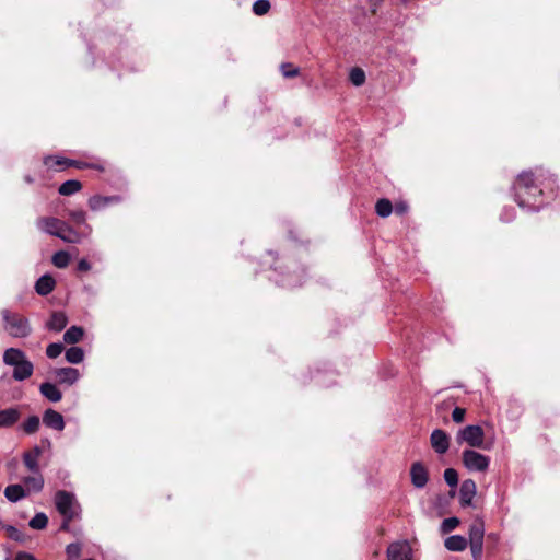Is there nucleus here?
Returning a JSON list of instances; mask_svg holds the SVG:
<instances>
[{
	"label": "nucleus",
	"instance_id": "1",
	"mask_svg": "<svg viewBox=\"0 0 560 560\" xmlns=\"http://www.w3.org/2000/svg\"><path fill=\"white\" fill-rule=\"evenodd\" d=\"M515 198L520 207H529L532 209H537L538 207L532 202V199H535L538 195L541 194V189L535 184V178L533 173L524 172L520 174L515 184Z\"/></svg>",
	"mask_w": 560,
	"mask_h": 560
},
{
	"label": "nucleus",
	"instance_id": "2",
	"mask_svg": "<svg viewBox=\"0 0 560 560\" xmlns=\"http://www.w3.org/2000/svg\"><path fill=\"white\" fill-rule=\"evenodd\" d=\"M1 316L4 322V330L14 338H25L31 331V325L26 317L12 313L9 310H2Z\"/></svg>",
	"mask_w": 560,
	"mask_h": 560
},
{
	"label": "nucleus",
	"instance_id": "3",
	"mask_svg": "<svg viewBox=\"0 0 560 560\" xmlns=\"http://www.w3.org/2000/svg\"><path fill=\"white\" fill-rule=\"evenodd\" d=\"M458 444L466 443L470 448H487L485 446V431L480 425H466L456 433Z\"/></svg>",
	"mask_w": 560,
	"mask_h": 560
},
{
	"label": "nucleus",
	"instance_id": "4",
	"mask_svg": "<svg viewBox=\"0 0 560 560\" xmlns=\"http://www.w3.org/2000/svg\"><path fill=\"white\" fill-rule=\"evenodd\" d=\"M462 462L469 471L486 472L490 465V457L472 448H468L463 451Z\"/></svg>",
	"mask_w": 560,
	"mask_h": 560
},
{
	"label": "nucleus",
	"instance_id": "5",
	"mask_svg": "<svg viewBox=\"0 0 560 560\" xmlns=\"http://www.w3.org/2000/svg\"><path fill=\"white\" fill-rule=\"evenodd\" d=\"M74 495L70 492L60 490L55 495L56 508L65 518L72 520L74 517Z\"/></svg>",
	"mask_w": 560,
	"mask_h": 560
},
{
	"label": "nucleus",
	"instance_id": "6",
	"mask_svg": "<svg viewBox=\"0 0 560 560\" xmlns=\"http://www.w3.org/2000/svg\"><path fill=\"white\" fill-rule=\"evenodd\" d=\"M388 560H411V547L407 541L393 542L387 549Z\"/></svg>",
	"mask_w": 560,
	"mask_h": 560
},
{
	"label": "nucleus",
	"instance_id": "7",
	"mask_svg": "<svg viewBox=\"0 0 560 560\" xmlns=\"http://www.w3.org/2000/svg\"><path fill=\"white\" fill-rule=\"evenodd\" d=\"M430 442L432 448L438 454H444L447 452L450 447V436L447 433L441 429L433 430L430 436Z\"/></svg>",
	"mask_w": 560,
	"mask_h": 560
},
{
	"label": "nucleus",
	"instance_id": "8",
	"mask_svg": "<svg viewBox=\"0 0 560 560\" xmlns=\"http://www.w3.org/2000/svg\"><path fill=\"white\" fill-rule=\"evenodd\" d=\"M477 486L472 479H466L462 482L459 489V501L463 506H470L476 495Z\"/></svg>",
	"mask_w": 560,
	"mask_h": 560
},
{
	"label": "nucleus",
	"instance_id": "9",
	"mask_svg": "<svg viewBox=\"0 0 560 560\" xmlns=\"http://www.w3.org/2000/svg\"><path fill=\"white\" fill-rule=\"evenodd\" d=\"M410 477L416 488H423L429 479L428 470L420 462H416L411 465Z\"/></svg>",
	"mask_w": 560,
	"mask_h": 560
},
{
	"label": "nucleus",
	"instance_id": "10",
	"mask_svg": "<svg viewBox=\"0 0 560 560\" xmlns=\"http://www.w3.org/2000/svg\"><path fill=\"white\" fill-rule=\"evenodd\" d=\"M120 201H121V198L119 196L95 195L89 199V207L92 211H100L110 205L119 203Z\"/></svg>",
	"mask_w": 560,
	"mask_h": 560
},
{
	"label": "nucleus",
	"instance_id": "11",
	"mask_svg": "<svg viewBox=\"0 0 560 560\" xmlns=\"http://www.w3.org/2000/svg\"><path fill=\"white\" fill-rule=\"evenodd\" d=\"M43 422L46 427L57 431L65 429V420L61 413L54 409H47L43 416Z\"/></svg>",
	"mask_w": 560,
	"mask_h": 560
},
{
	"label": "nucleus",
	"instance_id": "12",
	"mask_svg": "<svg viewBox=\"0 0 560 560\" xmlns=\"http://www.w3.org/2000/svg\"><path fill=\"white\" fill-rule=\"evenodd\" d=\"M55 377L61 384L72 385L80 378V373L74 368H60L54 371Z\"/></svg>",
	"mask_w": 560,
	"mask_h": 560
},
{
	"label": "nucleus",
	"instance_id": "13",
	"mask_svg": "<svg viewBox=\"0 0 560 560\" xmlns=\"http://www.w3.org/2000/svg\"><path fill=\"white\" fill-rule=\"evenodd\" d=\"M56 237L67 243H79L82 238L81 234L65 221H61Z\"/></svg>",
	"mask_w": 560,
	"mask_h": 560
},
{
	"label": "nucleus",
	"instance_id": "14",
	"mask_svg": "<svg viewBox=\"0 0 560 560\" xmlns=\"http://www.w3.org/2000/svg\"><path fill=\"white\" fill-rule=\"evenodd\" d=\"M40 455L42 448L38 446H35L23 454V463L31 472L39 471L38 460Z\"/></svg>",
	"mask_w": 560,
	"mask_h": 560
},
{
	"label": "nucleus",
	"instance_id": "15",
	"mask_svg": "<svg viewBox=\"0 0 560 560\" xmlns=\"http://www.w3.org/2000/svg\"><path fill=\"white\" fill-rule=\"evenodd\" d=\"M61 221L52 217H43L37 220L36 225L40 231L56 236Z\"/></svg>",
	"mask_w": 560,
	"mask_h": 560
},
{
	"label": "nucleus",
	"instance_id": "16",
	"mask_svg": "<svg viewBox=\"0 0 560 560\" xmlns=\"http://www.w3.org/2000/svg\"><path fill=\"white\" fill-rule=\"evenodd\" d=\"M33 363L26 358L22 360L18 365H14L13 378L16 381H24L33 374Z\"/></svg>",
	"mask_w": 560,
	"mask_h": 560
},
{
	"label": "nucleus",
	"instance_id": "17",
	"mask_svg": "<svg viewBox=\"0 0 560 560\" xmlns=\"http://www.w3.org/2000/svg\"><path fill=\"white\" fill-rule=\"evenodd\" d=\"M20 411L16 408H8L0 411V428H9L20 419Z\"/></svg>",
	"mask_w": 560,
	"mask_h": 560
},
{
	"label": "nucleus",
	"instance_id": "18",
	"mask_svg": "<svg viewBox=\"0 0 560 560\" xmlns=\"http://www.w3.org/2000/svg\"><path fill=\"white\" fill-rule=\"evenodd\" d=\"M23 482L26 488V492H39L44 487V478L40 471L32 472L31 476L23 479Z\"/></svg>",
	"mask_w": 560,
	"mask_h": 560
},
{
	"label": "nucleus",
	"instance_id": "19",
	"mask_svg": "<svg viewBox=\"0 0 560 560\" xmlns=\"http://www.w3.org/2000/svg\"><path fill=\"white\" fill-rule=\"evenodd\" d=\"M68 323V318L63 312H55L47 322L46 327L52 331H61Z\"/></svg>",
	"mask_w": 560,
	"mask_h": 560
},
{
	"label": "nucleus",
	"instance_id": "20",
	"mask_svg": "<svg viewBox=\"0 0 560 560\" xmlns=\"http://www.w3.org/2000/svg\"><path fill=\"white\" fill-rule=\"evenodd\" d=\"M55 284V279L51 276L44 275L37 280L35 290L39 295H47L54 290Z\"/></svg>",
	"mask_w": 560,
	"mask_h": 560
},
{
	"label": "nucleus",
	"instance_id": "21",
	"mask_svg": "<svg viewBox=\"0 0 560 560\" xmlns=\"http://www.w3.org/2000/svg\"><path fill=\"white\" fill-rule=\"evenodd\" d=\"M40 394L52 402L61 400L62 394L52 383H43L39 386Z\"/></svg>",
	"mask_w": 560,
	"mask_h": 560
},
{
	"label": "nucleus",
	"instance_id": "22",
	"mask_svg": "<svg viewBox=\"0 0 560 560\" xmlns=\"http://www.w3.org/2000/svg\"><path fill=\"white\" fill-rule=\"evenodd\" d=\"M25 358V353L16 348H9L3 353V362L10 366L18 365Z\"/></svg>",
	"mask_w": 560,
	"mask_h": 560
},
{
	"label": "nucleus",
	"instance_id": "23",
	"mask_svg": "<svg viewBox=\"0 0 560 560\" xmlns=\"http://www.w3.org/2000/svg\"><path fill=\"white\" fill-rule=\"evenodd\" d=\"M444 545L451 551H463L467 547V540L463 536L453 535L445 539Z\"/></svg>",
	"mask_w": 560,
	"mask_h": 560
},
{
	"label": "nucleus",
	"instance_id": "24",
	"mask_svg": "<svg viewBox=\"0 0 560 560\" xmlns=\"http://www.w3.org/2000/svg\"><path fill=\"white\" fill-rule=\"evenodd\" d=\"M26 494V490L21 485H10L4 489V495L11 502H18L25 498Z\"/></svg>",
	"mask_w": 560,
	"mask_h": 560
},
{
	"label": "nucleus",
	"instance_id": "25",
	"mask_svg": "<svg viewBox=\"0 0 560 560\" xmlns=\"http://www.w3.org/2000/svg\"><path fill=\"white\" fill-rule=\"evenodd\" d=\"M485 525L481 520H475L469 527V542L483 541Z\"/></svg>",
	"mask_w": 560,
	"mask_h": 560
},
{
	"label": "nucleus",
	"instance_id": "26",
	"mask_svg": "<svg viewBox=\"0 0 560 560\" xmlns=\"http://www.w3.org/2000/svg\"><path fill=\"white\" fill-rule=\"evenodd\" d=\"M74 160H69L66 158L49 155L44 159V164L48 167H55V168H65L69 165H74Z\"/></svg>",
	"mask_w": 560,
	"mask_h": 560
},
{
	"label": "nucleus",
	"instance_id": "27",
	"mask_svg": "<svg viewBox=\"0 0 560 560\" xmlns=\"http://www.w3.org/2000/svg\"><path fill=\"white\" fill-rule=\"evenodd\" d=\"M84 335L83 328L79 326H71L63 335V340L67 343L79 342Z\"/></svg>",
	"mask_w": 560,
	"mask_h": 560
},
{
	"label": "nucleus",
	"instance_id": "28",
	"mask_svg": "<svg viewBox=\"0 0 560 560\" xmlns=\"http://www.w3.org/2000/svg\"><path fill=\"white\" fill-rule=\"evenodd\" d=\"M82 188V185L79 180L70 179L65 182L58 189L59 194L62 196H70L74 192H78Z\"/></svg>",
	"mask_w": 560,
	"mask_h": 560
},
{
	"label": "nucleus",
	"instance_id": "29",
	"mask_svg": "<svg viewBox=\"0 0 560 560\" xmlns=\"http://www.w3.org/2000/svg\"><path fill=\"white\" fill-rule=\"evenodd\" d=\"M84 359V352L80 347H71L66 351V360L70 363L78 364Z\"/></svg>",
	"mask_w": 560,
	"mask_h": 560
},
{
	"label": "nucleus",
	"instance_id": "30",
	"mask_svg": "<svg viewBox=\"0 0 560 560\" xmlns=\"http://www.w3.org/2000/svg\"><path fill=\"white\" fill-rule=\"evenodd\" d=\"M376 213L382 218H387L393 211V205L388 199H380L375 206Z\"/></svg>",
	"mask_w": 560,
	"mask_h": 560
},
{
	"label": "nucleus",
	"instance_id": "31",
	"mask_svg": "<svg viewBox=\"0 0 560 560\" xmlns=\"http://www.w3.org/2000/svg\"><path fill=\"white\" fill-rule=\"evenodd\" d=\"M349 79L354 86H361L365 82V72L361 68L354 67L350 70Z\"/></svg>",
	"mask_w": 560,
	"mask_h": 560
},
{
	"label": "nucleus",
	"instance_id": "32",
	"mask_svg": "<svg viewBox=\"0 0 560 560\" xmlns=\"http://www.w3.org/2000/svg\"><path fill=\"white\" fill-rule=\"evenodd\" d=\"M69 261H70V256L65 250H59V252L55 253L52 256V264L57 268H66L69 265Z\"/></svg>",
	"mask_w": 560,
	"mask_h": 560
},
{
	"label": "nucleus",
	"instance_id": "33",
	"mask_svg": "<svg viewBox=\"0 0 560 560\" xmlns=\"http://www.w3.org/2000/svg\"><path fill=\"white\" fill-rule=\"evenodd\" d=\"M48 524V517L44 513H37L31 521L30 526L33 529H44Z\"/></svg>",
	"mask_w": 560,
	"mask_h": 560
},
{
	"label": "nucleus",
	"instance_id": "34",
	"mask_svg": "<svg viewBox=\"0 0 560 560\" xmlns=\"http://www.w3.org/2000/svg\"><path fill=\"white\" fill-rule=\"evenodd\" d=\"M39 428V418L37 416H32L27 418V420L23 424V429L26 433L32 434L35 433Z\"/></svg>",
	"mask_w": 560,
	"mask_h": 560
},
{
	"label": "nucleus",
	"instance_id": "35",
	"mask_svg": "<svg viewBox=\"0 0 560 560\" xmlns=\"http://www.w3.org/2000/svg\"><path fill=\"white\" fill-rule=\"evenodd\" d=\"M270 10L268 0H257L253 5V11L256 15H264Z\"/></svg>",
	"mask_w": 560,
	"mask_h": 560
},
{
	"label": "nucleus",
	"instance_id": "36",
	"mask_svg": "<svg viewBox=\"0 0 560 560\" xmlns=\"http://www.w3.org/2000/svg\"><path fill=\"white\" fill-rule=\"evenodd\" d=\"M444 479L450 487H456L458 483V474L455 469L447 468L444 470Z\"/></svg>",
	"mask_w": 560,
	"mask_h": 560
},
{
	"label": "nucleus",
	"instance_id": "37",
	"mask_svg": "<svg viewBox=\"0 0 560 560\" xmlns=\"http://www.w3.org/2000/svg\"><path fill=\"white\" fill-rule=\"evenodd\" d=\"M281 73L285 78H294L300 73L299 68L294 67L292 63H282L280 67Z\"/></svg>",
	"mask_w": 560,
	"mask_h": 560
},
{
	"label": "nucleus",
	"instance_id": "38",
	"mask_svg": "<svg viewBox=\"0 0 560 560\" xmlns=\"http://www.w3.org/2000/svg\"><path fill=\"white\" fill-rule=\"evenodd\" d=\"M62 351H63L62 343L55 342V343H50L47 347L46 354L50 359H56L62 353Z\"/></svg>",
	"mask_w": 560,
	"mask_h": 560
},
{
	"label": "nucleus",
	"instance_id": "39",
	"mask_svg": "<svg viewBox=\"0 0 560 560\" xmlns=\"http://www.w3.org/2000/svg\"><path fill=\"white\" fill-rule=\"evenodd\" d=\"M458 524H459V520L457 517L445 518L442 522L441 530L443 533H450V532L454 530L458 526Z\"/></svg>",
	"mask_w": 560,
	"mask_h": 560
},
{
	"label": "nucleus",
	"instance_id": "40",
	"mask_svg": "<svg viewBox=\"0 0 560 560\" xmlns=\"http://www.w3.org/2000/svg\"><path fill=\"white\" fill-rule=\"evenodd\" d=\"M474 560H481L483 541L469 542Z\"/></svg>",
	"mask_w": 560,
	"mask_h": 560
},
{
	"label": "nucleus",
	"instance_id": "41",
	"mask_svg": "<svg viewBox=\"0 0 560 560\" xmlns=\"http://www.w3.org/2000/svg\"><path fill=\"white\" fill-rule=\"evenodd\" d=\"M70 218L77 223V224H85L86 221V214L82 210L71 211L69 213Z\"/></svg>",
	"mask_w": 560,
	"mask_h": 560
},
{
	"label": "nucleus",
	"instance_id": "42",
	"mask_svg": "<svg viewBox=\"0 0 560 560\" xmlns=\"http://www.w3.org/2000/svg\"><path fill=\"white\" fill-rule=\"evenodd\" d=\"M466 410L460 407H456L452 412V419L456 423H462L465 419Z\"/></svg>",
	"mask_w": 560,
	"mask_h": 560
},
{
	"label": "nucleus",
	"instance_id": "43",
	"mask_svg": "<svg viewBox=\"0 0 560 560\" xmlns=\"http://www.w3.org/2000/svg\"><path fill=\"white\" fill-rule=\"evenodd\" d=\"M66 551L70 558H78L81 553V546L79 544H70L67 546Z\"/></svg>",
	"mask_w": 560,
	"mask_h": 560
},
{
	"label": "nucleus",
	"instance_id": "44",
	"mask_svg": "<svg viewBox=\"0 0 560 560\" xmlns=\"http://www.w3.org/2000/svg\"><path fill=\"white\" fill-rule=\"evenodd\" d=\"M5 530L8 536L14 540H20L22 538L21 533L13 526H8Z\"/></svg>",
	"mask_w": 560,
	"mask_h": 560
},
{
	"label": "nucleus",
	"instance_id": "45",
	"mask_svg": "<svg viewBox=\"0 0 560 560\" xmlns=\"http://www.w3.org/2000/svg\"><path fill=\"white\" fill-rule=\"evenodd\" d=\"M78 269L81 271H89L91 269V265L86 259H81L78 264Z\"/></svg>",
	"mask_w": 560,
	"mask_h": 560
},
{
	"label": "nucleus",
	"instance_id": "46",
	"mask_svg": "<svg viewBox=\"0 0 560 560\" xmlns=\"http://www.w3.org/2000/svg\"><path fill=\"white\" fill-rule=\"evenodd\" d=\"M15 560H36V559L30 553L21 552V553H18Z\"/></svg>",
	"mask_w": 560,
	"mask_h": 560
},
{
	"label": "nucleus",
	"instance_id": "47",
	"mask_svg": "<svg viewBox=\"0 0 560 560\" xmlns=\"http://www.w3.org/2000/svg\"><path fill=\"white\" fill-rule=\"evenodd\" d=\"M407 205L406 203H397L395 207V210L397 213H405L407 211Z\"/></svg>",
	"mask_w": 560,
	"mask_h": 560
},
{
	"label": "nucleus",
	"instance_id": "48",
	"mask_svg": "<svg viewBox=\"0 0 560 560\" xmlns=\"http://www.w3.org/2000/svg\"><path fill=\"white\" fill-rule=\"evenodd\" d=\"M69 521H70V520H68V518H66V520H65V522H63V523H62V525H61V529H63V530H67V529H68Z\"/></svg>",
	"mask_w": 560,
	"mask_h": 560
},
{
	"label": "nucleus",
	"instance_id": "49",
	"mask_svg": "<svg viewBox=\"0 0 560 560\" xmlns=\"http://www.w3.org/2000/svg\"><path fill=\"white\" fill-rule=\"evenodd\" d=\"M383 0H370L371 2V5H373L374 8L377 7Z\"/></svg>",
	"mask_w": 560,
	"mask_h": 560
},
{
	"label": "nucleus",
	"instance_id": "50",
	"mask_svg": "<svg viewBox=\"0 0 560 560\" xmlns=\"http://www.w3.org/2000/svg\"><path fill=\"white\" fill-rule=\"evenodd\" d=\"M73 166H74V167H78V168H82V167L86 166V164H83V163H80V162H77V161H75V163H74V165H73Z\"/></svg>",
	"mask_w": 560,
	"mask_h": 560
},
{
	"label": "nucleus",
	"instance_id": "51",
	"mask_svg": "<svg viewBox=\"0 0 560 560\" xmlns=\"http://www.w3.org/2000/svg\"><path fill=\"white\" fill-rule=\"evenodd\" d=\"M399 1H400V2H402V3H407V2H409L410 0H399Z\"/></svg>",
	"mask_w": 560,
	"mask_h": 560
}]
</instances>
